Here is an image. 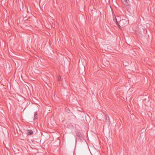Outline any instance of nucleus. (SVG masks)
<instances>
[{"mask_svg":"<svg viewBox=\"0 0 155 155\" xmlns=\"http://www.w3.org/2000/svg\"><path fill=\"white\" fill-rule=\"evenodd\" d=\"M25 130V133L28 135H32L33 133V131L31 130L27 129Z\"/></svg>","mask_w":155,"mask_h":155,"instance_id":"f257e3e1","label":"nucleus"},{"mask_svg":"<svg viewBox=\"0 0 155 155\" xmlns=\"http://www.w3.org/2000/svg\"><path fill=\"white\" fill-rule=\"evenodd\" d=\"M123 3L126 6H128L130 2L129 0H122Z\"/></svg>","mask_w":155,"mask_h":155,"instance_id":"f03ea898","label":"nucleus"},{"mask_svg":"<svg viewBox=\"0 0 155 155\" xmlns=\"http://www.w3.org/2000/svg\"><path fill=\"white\" fill-rule=\"evenodd\" d=\"M38 116V113L37 112H35L34 114V120H35L37 119Z\"/></svg>","mask_w":155,"mask_h":155,"instance_id":"7ed1b4c3","label":"nucleus"},{"mask_svg":"<svg viewBox=\"0 0 155 155\" xmlns=\"http://www.w3.org/2000/svg\"><path fill=\"white\" fill-rule=\"evenodd\" d=\"M106 120L107 122H108L109 123L110 122V118L108 116H107L106 115Z\"/></svg>","mask_w":155,"mask_h":155,"instance_id":"20e7f679","label":"nucleus"},{"mask_svg":"<svg viewBox=\"0 0 155 155\" xmlns=\"http://www.w3.org/2000/svg\"><path fill=\"white\" fill-rule=\"evenodd\" d=\"M61 80V77L60 75L58 76V81H60Z\"/></svg>","mask_w":155,"mask_h":155,"instance_id":"39448f33","label":"nucleus"},{"mask_svg":"<svg viewBox=\"0 0 155 155\" xmlns=\"http://www.w3.org/2000/svg\"><path fill=\"white\" fill-rule=\"evenodd\" d=\"M115 22H116V24L119 26V27H120V25H119V24H118V22L117 21V20L116 19V17H115Z\"/></svg>","mask_w":155,"mask_h":155,"instance_id":"423d86ee","label":"nucleus"}]
</instances>
